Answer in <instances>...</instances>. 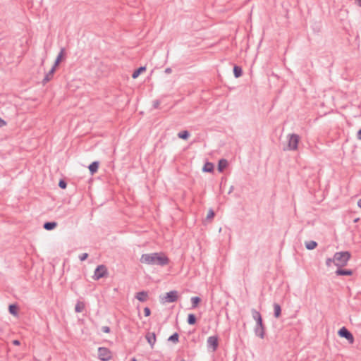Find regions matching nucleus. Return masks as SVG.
Masks as SVG:
<instances>
[{
	"label": "nucleus",
	"instance_id": "nucleus-1",
	"mask_svg": "<svg viewBox=\"0 0 361 361\" xmlns=\"http://www.w3.org/2000/svg\"><path fill=\"white\" fill-rule=\"evenodd\" d=\"M140 261L142 264L164 267L169 263V257L163 252L142 254Z\"/></svg>",
	"mask_w": 361,
	"mask_h": 361
},
{
	"label": "nucleus",
	"instance_id": "nucleus-2",
	"mask_svg": "<svg viewBox=\"0 0 361 361\" xmlns=\"http://www.w3.org/2000/svg\"><path fill=\"white\" fill-rule=\"evenodd\" d=\"M251 313L253 319L256 322V324L254 328L255 334L260 338H264L265 336L266 326L264 324L262 315L260 312L255 309H252Z\"/></svg>",
	"mask_w": 361,
	"mask_h": 361
},
{
	"label": "nucleus",
	"instance_id": "nucleus-3",
	"mask_svg": "<svg viewBox=\"0 0 361 361\" xmlns=\"http://www.w3.org/2000/svg\"><path fill=\"white\" fill-rule=\"evenodd\" d=\"M350 257L351 254L348 251L337 252L334 254L332 260L337 267H342L347 265Z\"/></svg>",
	"mask_w": 361,
	"mask_h": 361
},
{
	"label": "nucleus",
	"instance_id": "nucleus-4",
	"mask_svg": "<svg viewBox=\"0 0 361 361\" xmlns=\"http://www.w3.org/2000/svg\"><path fill=\"white\" fill-rule=\"evenodd\" d=\"M300 141V136L297 134H289L288 135V145L284 150H296Z\"/></svg>",
	"mask_w": 361,
	"mask_h": 361
},
{
	"label": "nucleus",
	"instance_id": "nucleus-5",
	"mask_svg": "<svg viewBox=\"0 0 361 361\" xmlns=\"http://www.w3.org/2000/svg\"><path fill=\"white\" fill-rule=\"evenodd\" d=\"M338 335L341 338H345L350 344L354 343L355 340L353 334L345 326H343L338 330Z\"/></svg>",
	"mask_w": 361,
	"mask_h": 361
},
{
	"label": "nucleus",
	"instance_id": "nucleus-6",
	"mask_svg": "<svg viewBox=\"0 0 361 361\" xmlns=\"http://www.w3.org/2000/svg\"><path fill=\"white\" fill-rule=\"evenodd\" d=\"M108 275V270L105 265L101 264L97 266L94 270L93 278L94 280H99L101 278Z\"/></svg>",
	"mask_w": 361,
	"mask_h": 361
},
{
	"label": "nucleus",
	"instance_id": "nucleus-7",
	"mask_svg": "<svg viewBox=\"0 0 361 361\" xmlns=\"http://www.w3.org/2000/svg\"><path fill=\"white\" fill-rule=\"evenodd\" d=\"M98 357L102 361H108L111 358V352L105 347L98 348Z\"/></svg>",
	"mask_w": 361,
	"mask_h": 361
},
{
	"label": "nucleus",
	"instance_id": "nucleus-8",
	"mask_svg": "<svg viewBox=\"0 0 361 361\" xmlns=\"http://www.w3.org/2000/svg\"><path fill=\"white\" fill-rule=\"evenodd\" d=\"M178 293L176 290H171L170 292L166 293V295L162 298L161 302H174L178 300Z\"/></svg>",
	"mask_w": 361,
	"mask_h": 361
},
{
	"label": "nucleus",
	"instance_id": "nucleus-9",
	"mask_svg": "<svg viewBox=\"0 0 361 361\" xmlns=\"http://www.w3.org/2000/svg\"><path fill=\"white\" fill-rule=\"evenodd\" d=\"M208 348H211L212 351H216L219 346V338L217 336H209L207 341Z\"/></svg>",
	"mask_w": 361,
	"mask_h": 361
},
{
	"label": "nucleus",
	"instance_id": "nucleus-10",
	"mask_svg": "<svg viewBox=\"0 0 361 361\" xmlns=\"http://www.w3.org/2000/svg\"><path fill=\"white\" fill-rule=\"evenodd\" d=\"M145 338L151 348H153L156 343V334L154 332H147L145 335Z\"/></svg>",
	"mask_w": 361,
	"mask_h": 361
},
{
	"label": "nucleus",
	"instance_id": "nucleus-11",
	"mask_svg": "<svg viewBox=\"0 0 361 361\" xmlns=\"http://www.w3.org/2000/svg\"><path fill=\"white\" fill-rule=\"evenodd\" d=\"M56 67L53 66L51 70L45 75L44 79L42 80L43 85H45L47 82H48L53 78L54 74L56 71Z\"/></svg>",
	"mask_w": 361,
	"mask_h": 361
},
{
	"label": "nucleus",
	"instance_id": "nucleus-12",
	"mask_svg": "<svg viewBox=\"0 0 361 361\" xmlns=\"http://www.w3.org/2000/svg\"><path fill=\"white\" fill-rule=\"evenodd\" d=\"M65 54H66L65 48H61L60 50V52L59 53V54L54 61V66L57 67L59 65V63L62 61V59L64 57Z\"/></svg>",
	"mask_w": 361,
	"mask_h": 361
},
{
	"label": "nucleus",
	"instance_id": "nucleus-13",
	"mask_svg": "<svg viewBox=\"0 0 361 361\" xmlns=\"http://www.w3.org/2000/svg\"><path fill=\"white\" fill-rule=\"evenodd\" d=\"M353 273L351 269H343L340 267L336 271V274L338 276H351Z\"/></svg>",
	"mask_w": 361,
	"mask_h": 361
},
{
	"label": "nucleus",
	"instance_id": "nucleus-14",
	"mask_svg": "<svg viewBox=\"0 0 361 361\" xmlns=\"http://www.w3.org/2000/svg\"><path fill=\"white\" fill-rule=\"evenodd\" d=\"M148 293L146 291H140L136 293L135 298L140 302H145L147 300Z\"/></svg>",
	"mask_w": 361,
	"mask_h": 361
},
{
	"label": "nucleus",
	"instance_id": "nucleus-15",
	"mask_svg": "<svg viewBox=\"0 0 361 361\" xmlns=\"http://www.w3.org/2000/svg\"><path fill=\"white\" fill-rule=\"evenodd\" d=\"M99 163L97 161H93L92 163H91L90 164V166H88V169L92 175L94 174L97 171L98 168H99Z\"/></svg>",
	"mask_w": 361,
	"mask_h": 361
},
{
	"label": "nucleus",
	"instance_id": "nucleus-16",
	"mask_svg": "<svg viewBox=\"0 0 361 361\" xmlns=\"http://www.w3.org/2000/svg\"><path fill=\"white\" fill-rule=\"evenodd\" d=\"M57 226L56 221H47L44 224L43 228L47 231H51Z\"/></svg>",
	"mask_w": 361,
	"mask_h": 361
},
{
	"label": "nucleus",
	"instance_id": "nucleus-17",
	"mask_svg": "<svg viewBox=\"0 0 361 361\" xmlns=\"http://www.w3.org/2000/svg\"><path fill=\"white\" fill-rule=\"evenodd\" d=\"M228 163L226 159H220L218 163V171L222 172L228 166Z\"/></svg>",
	"mask_w": 361,
	"mask_h": 361
},
{
	"label": "nucleus",
	"instance_id": "nucleus-18",
	"mask_svg": "<svg viewBox=\"0 0 361 361\" xmlns=\"http://www.w3.org/2000/svg\"><path fill=\"white\" fill-rule=\"evenodd\" d=\"M274 315L276 318L280 317L281 314V307L279 304L274 303Z\"/></svg>",
	"mask_w": 361,
	"mask_h": 361
},
{
	"label": "nucleus",
	"instance_id": "nucleus-19",
	"mask_svg": "<svg viewBox=\"0 0 361 361\" xmlns=\"http://www.w3.org/2000/svg\"><path fill=\"white\" fill-rule=\"evenodd\" d=\"M214 164L211 162H206L202 168L204 172L212 173L214 171Z\"/></svg>",
	"mask_w": 361,
	"mask_h": 361
},
{
	"label": "nucleus",
	"instance_id": "nucleus-20",
	"mask_svg": "<svg viewBox=\"0 0 361 361\" xmlns=\"http://www.w3.org/2000/svg\"><path fill=\"white\" fill-rule=\"evenodd\" d=\"M146 71L145 66H140L136 70L134 71V72L132 74V78L133 79L137 78L142 73Z\"/></svg>",
	"mask_w": 361,
	"mask_h": 361
},
{
	"label": "nucleus",
	"instance_id": "nucleus-21",
	"mask_svg": "<svg viewBox=\"0 0 361 361\" xmlns=\"http://www.w3.org/2000/svg\"><path fill=\"white\" fill-rule=\"evenodd\" d=\"M233 74L236 78L240 77L243 75L242 68L239 66L235 65L233 66Z\"/></svg>",
	"mask_w": 361,
	"mask_h": 361
},
{
	"label": "nucleus",
	"instance_id": "nucleus-22",
	"mask_svg": "<svg viewBox=\"0 0 361 361\" xmlns=\"http://www.w3.org/2000/svg\"><path fill=\"white\" fill-rule=\"evenodd\" d=\"M305 247L307 249V250H314V248L317 247V243L314 240H310V241H306L305 243Z\"/></svg>",
	"mask_w": 361,
	"mask_h": 361
},
{
	"label": "nucleus",
	"instance_id": "nucleus-23",
	"mask_svg": "<svg viewBox=\"0 0 361 361\" xmlns=\"http://www.w3.org/2000/svg\"><path fill=\"white\" fill-rule=\"evenodd\" d=\"M201 302V298L197 296L192 297L191 298V304H192V309H195L200 302Z\"/></svg>",
	"mask_w": 361,
	"mask_h": 361
},
{
	"label": "nucleus",
	"instance_id": "nucleus-24",
	"mask_svg": "<svg viewBox=\"0 0 361 361\" xmlns=\"http://www.w3.org/2000/svg\"><path fill=\"white\" fill-rule=\"evenodd\" d=\"M18 307L16 304H11L8 306L9 313L12 315L16 316L18 314Z\"/></svg>",
	"mask_w": 361,
	"mask_h": 361
},
{
	"label": "nucleus",
	"instance_id": "nucleus-25",
	"mask_svg": "<svg viewBox=\"0 0 361 361\" xmlns=\"http://www.w3.org/2000/svg\"><path fill=\"white\" fill-rule=\"evenodd\" d=\"M85 305L83 302L78 301L75 307V311L76 312H82L85 310Z\"/></svg>",
	"mask_w": 361,
	"mask_h": 361
},
{
	"label": "nucleus",
	"instance_id": "nucleus-26",
	"mask_svg": "<svg viewBox=\"0 0 361 361\" xmlns=\"http://www.w3.org/2000/svg\"><path fill=\"white\" fill-rule=\"evenodd\" d=\"M187 322L190 325H194L197 323V317L194 314H189L188 315Z\"/></svg>",
	"mask_w": 361,
	"mask_h": 361
},
{
	"label": "nucleus",
	"instance_id": "nucleus-27",
	"mask_svg": "<svg viewBox=\"0 0 361 361\" xmlns=\"http://www.w3.org/2000/svg\"><path fill=\"white\" fill-rule=\"evenodd\" d=\"M190 136V133L188 130H183L178 133V137L183 140H187Z\"/></svg>",
	"mask_w": 361,
	"mask_h": 361
},
{
	"label": "nucleus",
	"instance_id": "nucleus-28",
	"mask_svg": "<svg viewBox=\"0 0 361 361\" xmlns=\"http://www.w3.org/2000/svg\"><path fill=\"white\" fill-rule=\"evenodd\" d=\"M178 338L179 334L177 332H175L174 334L169 336L168 341L176 343L178 342Z\"/></svg>",
	"mask_w": 361,
	"mask_h": 361
},
{
	"label": "nucleus",
	"instance_id": "nucleus-29",
	"mask_svg": "<svg viewBox=\"0 0 361 361\" xmlns=\"http://www.w3.org/2000/svg\"><path fill=\"white\" fill-rule=\"evenodd\" d=\"M59 186L61 188V189H65L66 188V186H67V183L65 180L63 179H61L59 182Z\"/></svg>",
	"mask_w": 361,
	"mask_h": 361
},
{
	"label": "nucleus",
	"instance_id": "nucleus-30",
	"mask_svg": "<svg viewBox=\"0 0 361 361\" xmlns=\"http://www.w3.org/2000/svg\"><path fill=\"white\" fill-rule=\"evenodd\" d=\"M214 215H215L214 212L213 211V209H210L207 215V220L212 219L214 218Z\"/></svg>",
	"mask_w": 361,
	"mask_h": 361
},
{
	"label": "nucleus",
	"instance_id": "nucleus-31",
	"mask_svg": "<svg viewBox=\"0 0 361 361\" xmlns=\"http://www.w3.org/2000/svg\"><path fill=\"white\" fill-rule=\"evenodd\" d=\"M88 257V254L87 253H82V255H80L79 256V259L80 261H85V259H87Z\"/></svg>",
	"mask_w": 361,
	"mask_h": 361
},
{
	"label": "nucleus",
	"instance_id": "nucleus-32",
	"mask_svg": "<svg viewBox=\"0 0 361 361\" xmlns=\"http://www.w3.org/2000/svg\"><path fill=\"white\" fill-rule=\"evenodd\" d=\"M144 314L145 317H149L151 314V310L149 307H146L144 308Z\"/></svg>",
	"mask_w": 361,
	"mask_h": 361
},
{
	"label": "nucleus",
	"instance_id": "nucleus-33",
	"mask_svg": "<svg viewBox=\"0 0 361 361\" xmlns=\"http://www.w3.org/2000/svg\"><path fill=\"white\" fill-rule=\"evenodd\" d=\"M159 105H160V101L159 100L157 99V100L153 101V107L154 109H158Z\"/></svg>",
	"mask_w": 361,
	"mask_h": 361
},
{
	"label": "nucleus",
	"instance_id": "nucleus-34",
	"mask_svg": "<svg viewBox=\"0 0 361 361\" xmlns=\"http://www.w3.org/2000/svg\"><path fill=\"white\" fill-rule=\"evenodd\" d=\"M102 331L104 333H109L110 332V328L107 326H104L102 327Z\"/></svg>",
	"mask_w": 361,
	"mask_h": 361
},
{
	"label": "nucleus",
	"instance_id": "nucleus-35",
	"mask_svg": "<svg viewBox=\"0 0 361 361\" xmlns=\"http://www.w3.org/2000/svg\"><path fill=\"white\" fill-rule=\"evenodd\" d=\"M331 263H334V260H332V258H327L326 260V266L330 267Z\"/></svg>",
	"mask_w": 361,
	"mask_h": 361
},
{
	"label": "nucleus",
	"instance_id": "nucleus-36",
	"mask_svg": "<svg viewBox=\"0 0 361 361\" xmlns=\"http://www.w3.org/2000/svg\"><path fill=\"white\" fill-rule=\"evenodd\" d=\"M6 125V121L0 118V127H3Z\"/></svg>",
	"mask_w": 361,
	"mask_h": 361
},
{
	"label": "nucleus",
	"instance_id": "nucleus-37",
	"mask_svg": "<svg viewBox=\"0 0 361 361\" xmlns=\"http://www.w3.org/2000/svg\"><path fill=\"white\" fill-rule=\"evenodd\" d=\"M13 344L15 345H20V342L19 340H13L12 341Z\"/></svg>",
	"mask_w": 361,
	"mask_h": 361
},
{
	"label": "nucleus",
	"instance_id": "nucleus-38",
	"mask_svg": "<svg viewBox=\"0 0 361 361\" xmlns=\"http://www.w3.org/2000/svg\"><path fill=\"white\" fill-rule=\"evenodd\" d=\"M164 72L166 73V74H169L172 72V69L171 68H166L164 71Z\"/></svg>",
	"mask_w": 361,
	"mask_h": 361
},
{
	"label": "nucleus",
	"instance_id": "nucleus-39",
	"mask_svg": "<svg viewBox=\"0 0 361 361\" xmlns=\"http://www.w3.org/2000/svg\"><path fill=\"white\" fill-rule=\"evenodd\" d=\"M357 138L361 140V128L357 132Z\"/></svg>",
	"mask_w": 361,
	"mask_h": 361
},
{
	"label": "nucleus",
	"instance_id": "nucleus-40",
	"mask_svg": "<svg viewBox=\"0 0 361 361\" xmlns=\"http://www.w3.org/2000/svg\"><path fill=\"white\" fill-rule=\"evenodd\" d=\"M357 206L361 209V199H360L357 202Z\"/></svg>",
	"mask_w": 361,
	"mask_h": 361
},
{
	"label": "nucleus",
	"instance_id": "nucleus-41",
	"mask_svg": "<svg viewBox=\"0 0 361 361\" xmlns=\"http://www.w3.org/2000/svg\"><path fill=\"white\" fill-rule=\"evenodd\" d=\"M233 188H234V187L233 185L231 186V188L229 189V191H228V193H231L233 190Z\"/></svg>",
	"mask_w": 361,
	"mask_h": 361
},
{
	"label": "nucleus",
	"instance_id": "nucleus-42",
	"mask_svg": "<svg viewBox=\"0 0 361 361\" xmlns=\"http://www.w3.org/2000/svg\"><path fill=\"white\" fill-rule=\"evenodd\" d=\"M130 361H137V360L135 357H133V358L131 359Z\"/></svg>",
	"mask_w": 361,
	"mask_h": 361
},
{
	"label": "nucleus",
	"instance_id": "nucleus-43",
	"mask_svg": "<svg viewBox=\"0 0 361 361\" xmlns=\"http://www.w3.org/2000/svg\"><path fill=\"white\" fill-rule=\"evenodd\" d=\"M359 221V219H358V218H357V219H355V222H357V221Z\"/></svg>",
	"mask_w": 361,
	"mask_h": 361
},
{
	"label": "nucleus",
	"instance_id": "nucleus-44",
	"mask_svg": "<svg viewBox=\"0 0 361 361\" xmlns=\"http://www.w3.org/2000/svg\"><path fill=\"white\" fill-rule=\"evenodd\" d=\"M179 361H185V360H184V359H183V358H180V359L179 360Z\"/></svg>",
	"mask_w": 361,
	"mask_h": 361
}]
</instances>
